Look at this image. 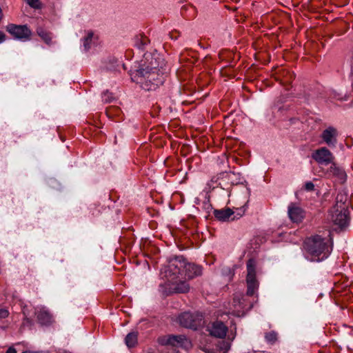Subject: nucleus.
<instances>
[{"label":"nucleus","mask_w":353,"mask_h":353,"mask_svg":"<svg viewBox=\"0 0 353 353\" xmlns=\"http://www.w3.org/2000/svg\"><path fill=\"white\" fill-rule=\"evenodd\" d=\"M165 66V61L159 54L146 52L139 68L132 74V79L145 90H154L163 82Z\"/></svg>","instance_id":"f257e3e1"},{"label":"nucleus","mask_w":353,"mask_h":353,"mask_svg":"<svg viewBox=\"0 0 353 353\" xmlns=\"http://www.w3.org/2000/svg\"><path fill=\"white\" fill-rule=\"evenodd\" d=\"M306 258L312 262H320L326 259L332 250L331 239L314 235L304 241Z\"/></svg>","instance_id":"f03ea898"},{"label":"nucleus","mask_w":353,"mask_h":353,"mask_svg":"<svg viewBox=\"0 0 353 353\" xmlns=\"http://www.w3.org/2000/svg\"><path fill=\"white\" fill-rule=\"evenodd\" d=\"M165 278L167 279V289L170 293L185 294L190 290L188 279L184 275L172 276Z\"/></svg>","instance_id":"7ed1b4c3"},{"label":"nucleus","mask_w":353,"mask_h":353,"mask_svg":"<svg viewBox=\"0 0 353 353\" xmlns=\"http://www.w3.org/2000/svg\"><path fill=\"white\" fill-rule=\"evenodd\" d=\"M256 263L254 259H250L247 261V296H253L259 288V281L256 279Z\"/></svg>","instance_id":"20e7f679"},{"label":"nucleus","mask_w":353,"mask_h":353,"mask_svg":"<svg viewBox=\"0 0 353 353\" xmlns=\"http://www.w3.org/2000/svg\"><path fill=\"white\" fill-rule=\"evenodd\" d=\"M186 260L183 256H178L169 259L168 265L164 270V276L183 275Z\"/></svg>","instance_id":"39448f33"},{"label":"nucleus","mask_w":353,"mask_h":353,"mask_svg":"<svg viewBox=\"0 0 353 353\" xmlns=\"http://www.w3.org/2000/svg\"><path fill=\"white\" fill-rule=\"evenodd\" d=\"M246 210L245 206L232 210L230 208L214 210V217L220 221H229L238 219L243 216Z\"/></svg>","instance_id":"423d86ee"},{"label":"nucleus","mask_w":353,"mask_h":353,"mask_svg":"<svg viewBox=\"0 0 353 353\" xmlns=\"http://www.w3.org/2000/svg\"><path fill=\"white\" fill-rule=\"evenodd\" d=\"M202 321L203 316L199 313L183 312L177 319L180 325L193 330H196L201 325Z\"/></svg>","instance_id":"0eeeda50"},{"label":"nucleus","mask_w":353,"mask_h":353,"mask_svg":"<svg viewBox=\"0 0 353 353\" xmlns=\"http://www.w3.org/2000/svg\"><path fill=\"white\" fill-rule=\"evenodd\" d=\"M159 342L163 345H171L185 349H188L192 346L191 341L183 334L164 336L159 339Z\"/></svg>","instance_id":"6e6552de"},{"label":"nucleus","mask_w":353,"mask_h":353,"mask_svg":"<svg viewBox=\"0 0 353 353\" xmlns=\"http://www.w3.org/2000/svg\"><path fill=\"white\" fill-rule=\"evenodd\" d=\"M234 310L233 314L240 316L244 314L245 311H248L252 307V305L248 301L246 296L241 294H235L232 301Z\"/></svg>","instance_id":"1a4fd4ad"},{"label":"nucleus","mask_w":353,"mask_h":353,"mask_svg":"<svg viewBox=\"0 0 353 353\" xmlns=\"http://www.w3.org/2000/svg\"><path fill=\"white\" fill-rule=\"evenodd\" d=\"M6 30L15 39L26 41L30 39L32 32L26 25L8 24Z\"/></svg>","instance_id":"9d476101"},{"label":"nucleus","mask_w":353,"mask_h":353,"mask_svg":"<svg viewBox=\"0 0 353 353\" xmlns=\"http://www.w3.org/2000/svg\"><path fill=\"white\" fill-rule=\"evenodd\" d=\"M312 157L319 164L328 165L334 159L332 153L325 147L316 150L312 154Z\"/></svg>","instance_id":"9b49d317"},{"label":"nucleus","mask_w":353,"mask_h":353,"mask_svg":"<svg viewBox=\"0 0 353 353\" xmlns=\"http://www.w3.org/2000/svg\"><path fill=\"white\" fill-rule=\"evenodd\" d=\"M288 214L290 219L296 223L302 222L305 215V211L294 203L288 205Z\"/></svg>","instance_id":"f8f14e48"},{"label":"nucleus","mask_w":353,"mask_h":353,"mask_svg":"<svg viewBox=\"0 0 353 353\" xmlns=\"http://www.w3.org/2000/svg\"><path fill=\"white\" fill-rule=\"evenodd\" d=\"M337 130L332 126H330L323 131L321 137L328 146L335 148L337 143Z\"/></svg>","instance_id":"ddd939ff"},{"label":"nucleus","mask_w":353,"mask_h":353,"mask_svg":"<svg viewBox=\"0 0 353 353\" xmlns=\"http://www.w3.org/2000/svg\"><path fill=\"white\" fill-rule=\"evenodd\" d=\"M349 216L347 210L343 208L341 210H335L332 214V220L334 225H338L341 229L345 228L349 222Z\"/></svg>","instance_id":"4468645a"},{"label":"nucleus","mask_w":353,"mask_h":353,"mask_svg":"<svg viewBox=\"0 0 353 353\" xmlns=\"http://www.w3.org/2000/svg\"><path fill=\"white\" fill-rule=\"evenodd\" d=\"M208 330L212 336L217 338H223L226 335L228 326L222 321H216L209 326Z\"/></svg>","instance_id":"2eb2a0df"},{"label":"nucleus","mask_w":353,"mask_h":353,"mask_svg":"<svg viewBox=\"0 0 353 353\" xmlns=\"http://www.w3.org/2000/svg\"><path fill=\"white\" fill-rule=\"evenodd\" d=\"M202 274V267L194 263H185V268H184L183 275L188 278V280L193 279L195 277L199 276Z\"/></svg>","instance_id":"dca6fc26"},{"label":"nucleus","mask_w":353,"mask_h":353,"mask_svg":"<svg viewBox=\"0 0 353 353\" xmlns=\"http://www.w3.org/2000/svg\"><path fill=\"white\" fill-rule=\"evenodd\" d=\"M325 174L328 177H336L342 181H345L347 175L345 172L332 161L330 167L325 171Z\"/></svg>","instance_id":"f3484780"},{"label":"nucleus","mask_w":353,"mask_h":353,"mask_svg":"<svg viewBox=\"0 0 353 353\" xmlns=\"http://www.w3.org/2000/svg\"><path fill=\"white\" fill-rule=\"evenodd\" d=\"M37 320L41 325H49L52 321V315L50 312L43 308L40 309L36 312Z\"/></svg>","instance_id":"a211bd4d"},{"label":"nucleus","mask_w":353,"mask_h":353,"mask_svg":"<svg viewBox=\"0 0 353 353\" xmlns=\"http://www.w3.org/2000/svg\"><path fill=\"white\" fill-rule=\"evenodd\" d=\"M37 34L41 39L48 46L52 43V33L46 30L43 27H38L37 28Z\"/></svg>","instance_id":"6ab92c4d"},{"label":"nucleus","mask_w":353,"mask_h":353,"mask_svg":"<svg viewBox=\"0 0 353 353\" xmlns=\"http://www.w3.org/2000/svg\"><path fill=\"white\" fill-rule=\"evenodd\" d=\"M97 39L94 36L92 31H88L86 36L83 39V46L85 51L90 50L93 44L95 43V40Z\"/></svg>","instance_id":"aec40b11"},{"label":"nucleus","mask_w":353,"mask_h":353,"mask_svg":"<svg viewBox=\"0 0 353 353\" xmlns=\"http://www.w3.org/2000/svg\"><path fill=\"white\" fill-rule=\"evenodd\" d=\"M138 334L136 332H132L127 334L125 339V344L128 347H132L137 343Z\"/></svg>","instance_id":"412c9836"},{"label":"nucleus","mask_w":353,"mask_h":353,"mask_svg":"<svg viewBox=\"0 0 353 353\" xmlns=\"http://www.w3.org/2000/svg\"><path fill=\"white\" fill-rule=\"evenodd\" d=\"M265 341L270 345H274L278 340V333L275 331L267 332L264 334Z\"/></svg>","instance_id":"4be33fe9"},{"label":"nucleus","mask_w":353,"mask_h":353,"mask_svg":"<svg viewBox=\"0 0 353 353\" xmlns=\"http://www.w3.org/2000/svg\"><path fill=\"white\" fill-rule=\"evenodd\" d=\"M149 39L146 37L137 38L136 41V46L140 50H144L145 46L149 43Z\"/></svg>","instance_id":"5701e85b"},{"label":"nucleus","mask_w":353,"mask_h":353,"mask_svg":"<svg viewBox=\"0 0 353 353\" xmlns=\"http://www.w3.org/2000/svg\"><path fill=\"white\" fill-rule=\"evenodd\" d=\"M220 353H226L230 349L231 343L230 341H222L219 343Z\"/></svg>","instance_id":"b1692460"},{"label":"nucleus","mask_w":353,"mask_h":353,"mask_svg":"<svg viewBox=\"0 0 353 353\" xmlns=\"http://www.w3.org/2000/svg\"><path fill=\"white\" fill-rule=\"evenodd\" d=\"M26 3L32 8L40 9L41 3L39 0H26Z\"/></svg>","instance_id":"393cba45"},{"label":"nucleus","mask_w":353,"mask_h":353,"mask_svg":"<svg viewBox=\"0 0 353 353\" xmlns=\"http://www.w3.org/2000/svg\"><path fill=\"white\" fill-rule=\"evenodd\" d=\"M113 99L112 94L108 91H105L102 94V100L105 103H110Z\"/></svg>","instance_id":"a878e982"},{"label":"nucleus","mask_w":353,"mask_h":353,"mask_svg":"<svg viewBox=\"0 0 353 353\" xmlns=\"http://www.w3.org/2000/svg\"><path fill=\"white\" fill-rule=\"evenodd\" d=\"M304 189L308 192L313 191L314 190V185L312 182L307 181L304 185Z\"/></svg>","instance_id":"bb28decb"},{"label":"nucleus","mask_w":353,"mask_h":353,"mask_svg":"<svg viewBox=\"0 0 353 353\" xmlns=\"http://www.w3.org/2000/svg\"><path fill=\"white\" fill-rule=\"evenodd\" d=\"M10 314L9 311L6 308L0 309V319L7 318Z\"/></svg>","instance_id":"cd10ccee"},{"label":"nucleus","mask_w":353,"mask_h":353,"mask_svg":"<svg viewBox=\"0 0 353 353\" xmlns=\"http://www.w3.org/2000/svg\"><path fill=\"white\" fill-rule=\"evenodd\" d=\"M170 37L173 39V40H176L177 39V38L179 37V33L175 31V32H171L170 34Z\"/></svg>","instance_id":"c85d7f7f"},{"label":"nucleus","mask_w":353,"mask_h":353,"mask_svg":"<svg viewBox=\"0 0 353 353\" xmlns=\"http://www.w3.org/2000/svg\"><path fill=\"white\" fill-rule=\"evenodd\" d=\"M223 271L225 272H228V274L230 275V279L234 275V272H232V270L230 268H226L223 269Z\"/></svg>","instance_id":"c756f323"},{"label":"nucleus","mask_w":353,"mask_h":353,"mask_svg":"<svg viewBox=\"0 0 353 353\" xmlns=\"http://www.w3.org/2000/svg\"><path fill=\"white\" fill-rule=\"evenodd\" d=\"M6 40V34L0 31V43L3 42Z\"/></svg>","instance_id":"7c9ffc66"},{"label":"nucleus","mask_w":353,"mask_h":353,"mask_svg":"<svg viewBox=\"0 0 353 353\" xmlns=\"http://www.w3.org/2000/svg\"><path fill=\"white\" fill-rule=\"evenodd\" d=\"M6 353H17V350L15 348L10 347L7 350Z\"/></svg>","instance_id":"2f4dec72"},{"label":"nucleus","mask_w":353,"mask_h":353,"mask_svg":"<svg viewBox=\"0 0 353 353\" xmlns=\"http://www.w3.org/2000/svg\"><path fill=\"white\" fill-rule=\"evenodd\" d=\"M22 353H41V352L25 351Z\"/></svg>","instance_id":"473e14b6"}]
</instances>
